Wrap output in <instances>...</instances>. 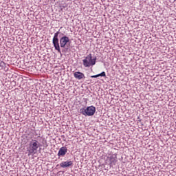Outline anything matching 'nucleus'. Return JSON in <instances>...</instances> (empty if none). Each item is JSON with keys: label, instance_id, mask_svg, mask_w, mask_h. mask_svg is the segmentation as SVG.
Returning <instances> with one entry per match:
<instances>
[{"label": "nucleus", "instance_id": "1", "mask_svg": "<svg viewBox=\"0 0 176 176\" xmlns=\"http://www.w3.org/2000/svg\"><path fill=\"white\" fill-rule=\"evenodd\" d=\"M58 35H60V31L56 32L54 34V36L52 38V43L54 45V47H55V50H57L58 53H61L60 47H65L67 46V43L69 42V38L67 36H62L58 41Z\"/></svg>", "mask_w": 176, "mask_h": 176}, {"label": "nucleus", "instance_id": "2", "mask_svg": "<svg viewBox=\"0 0 176 176\" xmlns=\"http://www.w3.org/2000/svg\"><path fill=\"white\" fill-rule=\"evenodd\" d=\"M39 146H41V143L36 140L32 139L27 146V151L29 155L36 153Z\"/></svg>", "mask_w": 176, "mask_h": 176}, {"label": "nucleus", "instance_id": "3", "mask_svg": "<svg viewBox=\"0 0 176 176\" xmlns=\"http://www.w3.org/2000/svg\"><path fill=\"white\" fill-rule=\"evenodd\" d=\"M80 113L84 115V116H93L96 113V107L89 106L87 107H85L80 109Z\"/></svg>", "mask_w": 176, "mask_h": 176}, {"label": "nucleus", "instance_id": "4", "mask_svg": "<svg viewBox=\"0 0 176 176\" xmlns=\"http://www.w3.org/2000/svg\"><path fill=\"white\" fill-rule=\"evenodd\" d=\"M96 61H97V57L93 58L91 54H88L85 58L82 60L83 65L85 67H93V65H96Z\"/></svg>", "mask_w": 176, "mask_h": 176}, {"label": "nucleus", "instance_id": "5", "mask_svg": "<svg viewBox=\"0 0 176 176\" xmlns=\"http://www.w3.org/2000/svg\"><path fill=\"white\" fill-rule=\"evenodd\" d=\"M117 162H118V156L116 154H109L105 159L106 164H109L110 167L112 166H115Z\"/></svg>", "mask_w": 176, "mask_h": 176}, {"label": "nucleus", "instance_id": "6", "mask_svg": "<svg viewBox=\"0 0 176 176\" xmlns=\"http://www.w3.org/2000/svg\"><path fill=\"white\" fill-rule=\"evenodd\" d=\"M67 152H68V149L67 148V147L63 146L59 149L58 152V156H59V157L60 156H65V155H67Z\"/></svg>", "mask_w": 176, "mask_h": 176}, {"label": "nucleus", "instance_id": "7", "mask_svg": "<svg viewBox=\"0 0 176 176\" xmlns=\"http://www.w3.org/2000/svg\"><path fill=\"white\" fill-rule=\"evenodd\" d=\"M74 78H76V79H78V80H81V79H85V78H86L85 76V74L80 72H74Z\"/></svg>", "mask_w": 176, "mask_h": 176}, {"label": "nucleus", "instance_id": "8", "mask_svg": "<svg viewBox=\"0 0 176 176\" xmlns=\"http://www.w3.org/2000/svg\"><path fill=\"white\" fill-rule=\"evenodd\" d=\"M74 164V162L72 161H66L63 162L60 164V167L62 168H66L67 167H71Z\"/></svg>", "mask_w": 176, "mask_h": 176}, {"label": "nucleus", "instance_id": "9", "mask_svg": "<svg viewBox=\"0 0 176 176\" xmlns=\"http://www.w3.org/2000/svg\"><path fill=\"white\" fill-rule=\"evenodd\" d=\"M0 67H1V68H6V63H5V62L1 60V59H0Z\"/></svg>", "mask_w": 176, "mask_h": 176}, {"label": "nucleus", "instance_id": "10", "mask_svg": "<svg viewBox=\"0 0 176 176\" xmlns=\"http://www.w3.org/2000/svg\"><path fill=\"white\" fill-rule=\"evenodd\" d=\"M99 76H107L105 72H102V73L98 74Z\"/></svg>", "mask_w": 176, "mask_h": 176}, {"label": "nucleus", "instance_id": "11", "mask_svg": "<svg viewBox=\"0 0 176 176\" xmlns=\"http://www.w3.org/2000/svg\"><path fill=\"white\" fill-rule=\"evenodd\" d=\"M98 77H99L98 74L91 76V78H98Z\"/></svg>", "mask_w": 176, "mask_h": 176}]
</instances>
